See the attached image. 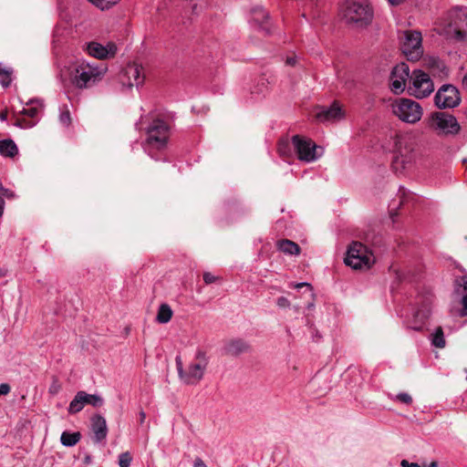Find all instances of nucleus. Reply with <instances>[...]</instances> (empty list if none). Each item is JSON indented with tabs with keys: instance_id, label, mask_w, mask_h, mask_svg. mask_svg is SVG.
Segmentation results:
<instances>
[{
	"instance_id": "obj_43",
	"label": "nucleus",
	"mask_w": 467,
	"mask_h": 467,
	"mask_svg": "<svg viewBox=\"0 0 467 467\" xmlns=\"http://www.w3.org/2000/svg\"><path fill=\"white\" fill-rule=\"evenodd\" d=\"M298 57L297 56L294 55L292 57H287L285 59V65L290 67H295L297 64Z\"/></svg>"
},
{
	"instance_id": "obj_30",
	"label": "nucleus",
	"mask_w": 467,
	"mask_h": 467,
	"mask_svg": "<svg viewBox=\"0 0 467 467\" xmlns=\"http://www.w3.org/2000/svg\"><path fill=\"white\" fill-rule=\"evenodd\" d=\"M13 69L0 63V84L4 88H8L12 82Z\"/></svg>"
},
{
	"instance_id": "obj_25",
	"label": "nucleus",
	"mask_w": 467,
	"mask_h": 467,
	"mask_svg": "<svg viewBox=\"0 0 467 467\" xmlns=\"http://www.w3.org/2000/svg\"><path fill=\"white\" fill-rule=\"evenodd\" d=\"M26 105L28 108H24L20 113L26 115L31 119L37 118L38 114L42 110L43 104L39 99H30Z\"/></svg>"
},
{
	"instance_id": "obj_24",
	"label": "nucleus",
	"mask_w": 467,
	"mask_h": 467,
	"mask_svg": "<svg viewBox=\"0 0 467 467\" xmlns=\"http://www.w3.org/2000/svg\"><path fill=\"white\" fill-rule=\"evenodd\" d=\"M277 249L288 255H298L300 254L299 245L288 239H283L277 242Z\"/></svg>"
},
{
	"instance_id": "obj_53",
	"label": "nucleus",
	"mask_w": 467,
	"mask_h": 467,
	"mask_svg": "<svg viewBox=\"0 0 467 467\" xmlns=\"http://www.w3.org/2000/svg\"><path fill=\"white\" fill-rule=\"evenodd\" d=\"M428 467H438V462H431Z\"/></svg>"
},
{
	"instance_id": "obj_23",
	"label": "nucleus",
	"mask_w": 467,
	"mask_h": 467,
	"mask_svg": "<svg viewBox=\"0 0 467 467\" xmlns=\"http://www.w3.org/2000/svg\"><path fill=\"white\" fill-rule=\"evenodd\" d=\"M249 348V344L246 341L236 338L226 342L224 346V351L227 355L238 356L242 353L247 352Z\"/></svg>"
},
{
	"instance_id": "obj_51",
	"label": "nucleus",
	"mask_w": 467,
	"mask_h": 467,
	"mask_svg": "<svg viewBox=\"0 0 467 467\" xmlns=\"http://www.w3.org/2000/svg\"><path fill=\"white\" fill-rule=\"evenodd\" d=\"M462 87H463L464 90L467 92V73L462 78Z\"/></svg>"
},
{
	"instance_id": "obj_16",
	"label": "nucleus",
	"mask_w": 467,
	"mask_h": 467,
	"mask_svg": "<svg viewBox=\"0 0 467 467\" xmlns=\"http://www.w3.org/2000/svg\"><path fill=\"white\" fill-rule=\"evenodd\" d=\"M434 101L439 109L454 108L461 101L459 90L451 84H444L438 89Z\"/></svg>"
},
{
	"instance_id": "obj_54",
	"label": "nucleus",
	"mask_w": 467,
	"mask_h": 467,
	"mask_svg": "<svg viewBox=\"0 0 467 467\" xmlns=\"http://www.w3.org/2000/svg\"><path fill=\"white\" fill-rule=\"evenodd\" d=\"M91 461V457L89 455L86 456L85 462L88 463Z\"/></svg>"
},
{
	"instance_id": "obj_42",
	"label": "nucleus",
	"mask_w": 467,
	"mask_h": 467,
	"mask_svg": "<svg viewBox=\"0 0 467 467\" xmlns=\"http://www.w3.org/2000/svg\"><path fill=\"white\" fill-rule=\"evenodd\" d=\"M216 276H214L213 274L206 272L203 274V281L205 284L210 285L213 282H215Z\"/></svg>"
},
{
	"instance_id": "obj_22",
	"label": "nucleus",
	"mask_w": 467,
	"mask_h": 467,
	"mask_svg": "<svg viewBox=\"0 0 467 467\" xmlns=\"http://www.w3.org/2000/svg\"><path fill=\"white\" fill-rule=\"evenodd\" d=\"M125 76L128 78V85L130 87H139L144 82L142 67L137 64L129 65L125 69Z\"/></svg>"
},
{
	"instance_id": "obj_45",
	"label": "nucleus",
	"mask_w": 467,
	"mask_h": 467,
	"mask_svg": "<svg viewBox=\"0 0 467 467\" xmlns=\"http://www.w3.org/2000/svg\"><path fill=\"white\" fill-rule=\"evenodd\" d=\"M400 465L401 467H420L418 463L409 462L407 460H402Z\"/></svg>"
},
{
	"instance_id": "obj_48",
	"label": "nucleus",
	"mask_w": 467,
	"mask_h": 467,
	"mask_svg": "<svg viewBox=\"0 0 467 467\" xmlns=\"http://www.w3.org/2000/svg\"><path fill=\"white\" fill-rule=\"evenodd\" d=\"M5 202L3 200V196H0V217L3 216L5 211Z\"/></svg>"
},
{
	"instance_id": "obj_31",
	"label": "nucleus",
	"mask_w": 467,
	"mask_h": 467,
	"mask_svg": "<svg viewBox=\"0 0 467 467\" xmlns=\"http://www.w3.org/2000/svg\"><path fill=\"white\" fill-rule=\"evenodd\" d=\"M431 344L439 348L445 347L444 334L441 327H437L431 334Z\"/></svg>"
},
{
	"instance_id": "obj_6",
	"label": "nucleus",
	"mask_w": 467,
	"mask_h": 467,
	"mask_svg": "<svg viewBox=\"0 0 467 467\" xmlns=\"http://www.w3.org/2000/svg\"><path fill=\"white\" fill-rule=\"evenodd\" d=\"M432 295L430 292L419 294L413 303H410L411 319L408 321V327L413 330L422 329L425 321L431 315Z\"/></svg>"
},
{
	"instance_id": "obj_13",
	"label": "nucleus",
	"mask_w": 467,
	"mask_h": 467,
	"mask_svg": "<svg viewBox=\"0 0 467 467\" xmlns=\"http://www.w3.org/2000/svg\"><path fill=\"white\" fill-rule=\"evenodd\" d=\"M175 362L180 379L188 385L197 384L202 379L207 367V362H192L188 366V368L184 370L180 356L176 357Z\"/></svg>"
},
{
	"instance_id": "obj_3",
	"label": "nucleus",
	"mask_w": 467,
	"mask_h": 467,
	"mask_svg": "<svg viewBox=\"0 0 467 467\" xmlns=\"http://www.w3.org/2000/svg\"><path fill=\"white\" fill-rule=\"evenodd\" d=\"M150 123L147 127V138L144 143V150L150 158L160 160L155 156L154 150L161 151L167 146L170 135V124L168 118L159 112H150Z\"/></svg>"
},
{
	"instance_id": "obj_5",
	"label": "nucleus",
	"mask_w": 467,
	"mask_h": 467,
	"mask_svg": "<svg viewBox=\"0 0 467 467\" xmlns=\"http://www.w3.org/2000/svg\"><path fill=\"white\" fill-rule=\"evenodd\" d=\"M426 127L439 136L456 135L460 132L461 126L456 118L444 111L431 113L424 120Z\"/></svg>"
},
{
	"instance_id": "obj_21",
	"label": "nucleus",
	"mask_w": 467,
	"mask_h": 467,
	"mask_svg": "<svg viewBox=\"0 0 467 467\" xmlns=\"http://www.w3.org/2000/svg\"><path fill=\"white\" fill-rule=\"evenodd\" d=\"M319 121H335L344 117V111L337 102H334L329 108H323L317 113Z\"/></svg>"
},
{
	"instance_id": "obj_17",
	"label": "nucleus",
	"mask_w": 467,
	"mask_h": 467,
	"mask_svg": "<svg viewBox=\"0 0 467 467\" xmlns=\"http://www.w3.org/2000/svg\"><path fill=\"white\" fill-rule=\"evenodd\" d=\"M409 77L410 68L406 63H400L394 67L389 78V87L391 91L395 94H400L403 92Z\"/></svg>"
},
{
	"instance_id": "obj_15",
	"label": "nucleus",
	"mask_w": 467,
	"mask_h": 467,
	"mask_svg": "<svg viewBox=\"0 0 467 467\" xmlns=\"http://www.w3.org/2000/svg\"><path fill=\"white\" fill-rule=\"evenodd\" d=\"M104 404V400L101 396L97 394H88L84 390L78 391L69 406L67 411L69 414L78 413L83 410L86 405H90L94 408H99Z\"/></svg>"
},
{
	"instance_id": "obj_27",
	"label": "nucleus",
	"mask_w": 467,
	"mask_h": 467,
	"mask_svg": "<svg viewBox=\"0 0 467 467\" xmlns=\"http://www.w3.org/2000/svg\"><path fill=\"white\" fill-rule=\"evenodd\" d=\"M428 66L430 67L431 73L433 75H447L448 69L444 63L436 57H431L428 61Z\"/></svg>"
},
{
	"instance_id": "obj_11",
	"label": "nucleus",
	"mask_w": 467,
	"mask_h": 467,
	"mask_svg": "<svg viewBox=\"0 0 467 467\" xmlns=\"http://www.w3.org/2000/svg\"><path fill=\"white\" fill-rule=\"evenodd\" d=\"M373 254L368 251V248L359 242H353L347 251L344 262L353 269H361L369 267L373 262Z\"/></svg>"
},
{
	"instance_id": "obj_29",
	"label": "nucleus",
	"mask_w": 467,
	"mask_h": 467,
	"mask_svg": "<svg viewBox=\"0 0 467 467\" xmlns=\"http://www.w3.org/2000/svg\"><path fill=\"white\" fill-rule=\"evenodd\" d=\"M172 317V310L171 306L167 304H161L159 307L156 320L160 324H166L168 323Z\"/></svg>"
},
{
	"instance_id": "obj_28",
	"label": "nucleus",
	"mask_w": 467,
	"mask_h": 467,
	"mask_svg": "<svg viewBox=\"0 0 467 467\" xmlns=\"http://www.w3.org/2000/svg\"><path fill=\"white\" fill-rule=\"evenodd\" d=\"M81 439V434L78 431L68 432L63 431L60 436V441L62 445L66 447H72L76 445Z\"/></svg>"
},
{
	"instance_id": "obj_46",
	"label": "nucleus",
	"mask_w": 467,
	"mask_h": 467,
	"mask_svg": "<svg viewBox=\"0 0 467 467\" xmlns=\"http://www.w3.org/2000/svg\"><path fill=\"white\" fill-rule=\"evenodd\" d=\"M193 467H207V465L201 458H196L193 463Z\"/></svg>"
},
{
	"instance_id": "obj_41",
	"label": "nucleus",
	"mask_w": 467,
	"mask_h": 467,
	"mask_svg": "<svg viewBox=\"0 0 467 467\" xmlns=\"http://www.w3.org/2000/svg\"><path fill=\"white\" fill-rule=\"evenodd\" d=\"M276 304L279 307L285 308L290 306L289 300L285 296H280L277 298Z\"/></svg>"
},
{
	"instance_id": "obj_19",
	"label": "nucleus",
	"mask_w": 467,
	"mask_h": 467,
	"mask_svg": "<svg viewBox=\"0 0 467 467\" xmlns=\"http://www.w3.org/2000/svg\"><path fill=\"white\" fill-rule=\"evenodd\" d=\"M90 430L93 433L92 441L99 444L103 442L108 435L107 421L100 414H95L90 418Z\"/></svg>"
},
{
	"instance_id": "obj_12",
	"label": "nucleus",
	"mask_w": 467,
	"mask_h": 467,
	"mask_svg": "<svg viewBox=\"0 0 467 467\" xmlns=\"http://www.w3.org/2000/svg\"><path fill=\"white\" fill-rule=\"evenodd\" d=\"M451 302L452 313L460 317L467 316V275L455 280Z\"/></svg>"
},
{
	"instance_id": "obj_49",
	"label": "nucleus",
	"mask_w": 467,
	"mask_h": 467,
	"mask_svg": "<svg viewBox=\"0 0 467 467\" xmlns=\"http://www.w3.org/2000/svg\"><path fill=\"white\" fill-rule=\"evenodd\" d=\"M303 286H306L307 288L311 289V285H310V284L306 283V282L297 283V284H296V285H294V287H295V288H297V289H299V288H301V287H303Z\"/></svg>"
},
{
	"instance_id": "obj_18",
	"label": "nucleus",
	"mask_w": 467,
	"mask_h": 467,
	"mask_svg": "<svg viewBox=\"0 0 467 467\" xmlns=\"http://www.w3.org/2000/svg\"><path fill=\"white\" fill-rule=\"evenodd\" d=\"M85 49L89 56L98 59L113 57L118 50L116 44L113 42H108L104 46L96 41L87 43Z\"/></svg>"
},
{
	"instance_id": "obj_47",
	"label": "nucleus",
	"mask_w": 467,
	"mask_h": 467,
	"mask_svg": "<svg viewBox=\"0 0 467 467\" xmlns=\"http://www.w3.org/2000/svg\"><path fill=\"white\" fill-rule=\"evenodd\" d=\"M146 419V413L143 410L139 412V423L142 425Z\"/></svg>"
},
{
	"instance_id": "obj_10",
	"label": "nucleus",
	"mask_w": 467,
	"mask_h": 467,
	"mask_svg": "<svg viewBox=\"0 0 467 467\" xmlns=\"http://www.w3.org/2000/svg\"><path fill=\"white\" fill-rule=\"evenodd\" d=\"M447 34L457 40L467 39V8H454L448 14Z\"/></svg>"
},
{
	"instance_id": "obj_9",
	"label": "nucleus",
	"mask_w": 467,
	"mask_h": 467,
	"mask_svg": "<svg viewBox=\"0 0 467 467\" xmlns=\"http://www.w3.org/2000/svg\"><path fill=\"white\" fill-rule=\"evenodd\" d=\"M292 145L297 158L305 162H313L323 154L322 148L318 147L312 140L299 135L292 137Z\"/></svg>"
},
{
	"instance_id": "obj_50",
	"label": "nucleus",
	"mask_w": 467,
	"mask_h": 467,
	"mask_svg": "<svg viewBox=\"0 0 467 467\" xmlns=\"http://www.w3.org/2000/svg\"><path fill=\"white\" fill-rule=\"evenodd\" d=\"M7 119V110L4 109L0 111V120L5 121Z\"/></svg>"
},
{
	"instance_id": "obj_34",
	"label": "nucleus",
	"mask_w": 467,
	"mask_h": 467,
	"mask_svg": "<svg viewBox=\"0 0 467 467\" xmlns=\"http://www.w3.org/2000/svg\"><path fill=\"white\" fill-rule=\"evenodd\" d=\"M131 461H132V456L129 451L122 452L119 456V467H130Z\"/></svg>"
},
{
	"instance_id": "obj_38",
	"label": "nucleus",
	"mask_w": 467,
	"mask_h": 467,
	"mask_svg": "<svg viewBox=\"0 0 467 467\" xmlns=\"http://www.w3.org/2000/svg\"><path fill=\"white\" fill-rule=\"evenodd\" d=\"M59 121L64 126H68L70 124V114L68 110H65L60 113Z\"/></svg>"
},
{
	"instance_id": "obj_20",
	"label": "nucleus",
	"mask_w": 467,
	"mask_h": 467,
	"mask_svg": "<svg viewBox=\"0 0 467 467\" xmlns=\"http://www.w3.org/2000/svg\"><path fill=\"white\" fill-rule=\"evenodd\" d=\"M250 23L265 35H269L271 33L269 15L261 6H255L251 10Z\"/></svg>"
},
{
	"instance_id": "obj_36",
	"label": "nucleus",
	"mask_w": 467,
	"mask_h": 467,
	"mask_svg": "<svg viewBox=\"0 0 467 467\" xmlns=\"http://www.w3.org/2000/svg\"><path fill=\"white\" fill-rule=\"evenodd\" d=\"M36 124V120H26L25 119H16L15 126L21 129H29Z\"/></svg>"
},
{
	"instance_id": "obj_44",
	"label": "nucleus",
	"mask_w": 467,
	"mask_h": 467,
	"mask_svg": "<svg viewBox=\"0 0 467 467\" xmlns=\"http://www.w3.org/2000/svg\"><path fill=\"white\" fill-rule=\"evenodd\" d=\"M10 386L7 383L0 384V395H6L10 392Z\"/></svg>"
},
{
	"instance_id": "obj_8",
	"label": "nucleus",
	"mask_w": 467,
	"mask_h": 467,
	"mask_svg": "<svg viewBox=\"0 0 467 467\" xmlns=\"http://www.w3.org/2000/svg\"><path fill=\"white\" fill-rule=\"evenodd\" d=\"M421 34L407 30L400 36V49L408 60L417 61L423 55Z\"/></svg>"
},
{
	"instance_id": "obj_14",
	"label": "nucleus",
	"mask_w": 467,
	"mask_h": 467,
	"mask_svg": "<svg viewBox=\"0 0 467 467\" xmlns=\"http://www.w3.org/2000/svg\"><path fill=\"white\" fill-rule=\"evenodd\" d=\"M410 90L416 98L423 99L434 90V85L427 73L422 70H413Z\"/></svg>"
},
{
	"instance_id": "obj_7",
	"label": "nucleus",
	"mask_w": 467,
	"mask_h": 467,
	"mask_svg": "<svg viewBox=\"0 0 467 467\" xmlns=\"http://www.w3.org/2000/svg\"><path fill=\"white\" fill-rule=\"evenodd\" d=\"M391 109L397 118L410 124L418 122L423 114L421 106L411 99H397L392 102Z\"/></svg>"
},
{
	"instance_id": "obj_4",
	"label": "nucleus",
	"mask_w": 467,
	"mask_h": 467,
	"mask_svg": "<svg viewBox=\"0 0 467 467\" xmlns=\"http://www.w3.org/2000/svg\"><path fill=\"white\" fill-rule=\"evenodd\" d=\"M343 12L348 24L360 28L368 26L374 16L373 9L367 0L347 1Z\"/></svg>"
},
{
	"instance_id": "obj_37",
	"label": "nucleus",
	"mask_w": 467,
	"mask_h": 467,
	"mask_svg": "<svg viewBox=\"0 0 467 467\" xmlns=\"http://www.w3.org/2000/svg\"><path fill=\"white\" fill-rule=\"evenodd\" d=\"M396 399L404 403V404H410L412 402V398L410 394L408 393H405V392H402V393H399L397 396H396Z\"/></svg>"
},
{
	"instance_id": "obj_55",
	"label": "nucleus",
	"mask_w": 467,
	"mask_h": 467,
	"mask_svg": "<svg viewBox=\"0 0 467 467\" xmlns=\"http://www.w3.org/2000/svg\"><path fill=\"white\" fill-rule=\"evenodd\" d=\"M197 9V5H192V12H195Z\"/></svg>"
},
{
	"instance_id": "obj_2",
	"label": "nucleus",
	"mask_w": 467,
	"mask_h": 467,
	"mask_svg": "<svg viewBox=\"0 0 467 467\" xmlns=\"http://www.w3.org/2000/svg\"><path fill=\"white\" fill-rule=\"evenodd\" d=\"M418 156V143L413 133H400L394 137L391 167L396 173L410 170L416 163Z\"/></svg>"
},
{
	"instance_id": "obj_26",
	"label": "nucleus",
	"mask_w": 467,
	"mask_h": 467,
	"mask_svg": "<svg viewBox=\"0 0 467 467\" xmlns=\"http://www.w3.org/2000/svg\"><path fill=\"white\" fill-rule=\"evenodd\" d=\"M18 153V149L16 143L10 140H0V154L5 157H14Z\"/></svg>"
},
{
	"instance_id": "obj_52",
	"label": "nucleus",
	"mask_w": 467,
	"mask_h": 467,
	"mask_svg": "<svg viewBox=\"0 0 467 467\" xmlns=\"http://www.w3.org/2000/svg\"><path fill=\"white\" fill-rule=\"evenodd\" d=\"M391 5H399L402 0H388Z\"/></svg>"
},
{
	"instance_id": "obj_35",
	"label": "nucleus",
	"mask_w": 467,
	"mask_h": 467,
	"mask_svg": "<svg viewBox=\"0 0 467 467\" xmlns=\"http://www.w3.org/2000/svg\"><path fill=\"white\" fill-rule=\"evenodd\" d=\"M0 196H3V200H15L17 198L16 192L10 189L5 188L2 183H0Z\"/></svg>"
},
{
	"instance_id": "obj_39",
	"label": "nucleus",
	"mask_w": 467,
	"mask_h": 467,
	"mask_svg": "<svg viewBox=\"0 0 467 467\" xmlns=\"http://www.w3.org/2000/svg\"><path fill=\"white\" fill-rule=\"evenodd\" d=\"M399 192L400 194L401 204H404L409 199H414V195L412 193H406V191L403 188L400 189Z\"/></svg>"
},
{
	"instance_id": "obj_33",
	"label": "nucleus",
	"mask_w": 467,
	"mask_h": 467,
	"mask_svg": "<svg viewBox=\"0 0 467 467\" xmlns=\"http://www.w3.org/2000/svg\"><path fill=\"white\" fill-rule=\"evenodd\" d=\"M101 10L109 9L119 2V0H88Z\"/></svg>"
},
{
	"instance_id": "obj_32",
	"label": "nucleus",
	"mask_w": 467,
	"mask_h": 467,
	"mask_svg": "<svg viewBox=\"0 0 467 467\" xmlns=\"http://www.w3.org/2000/svg\"><path fill=\"white\" fill-rule=\"evenodd\" d=\"M292 141L290 142L287 139H282L278 142V152L282 156H290L292 152Z\"/></svg>"
},
{
	"instance_id": "obj_1",
	"label": "nucleus",
	"mask_w": 467,
	"mask_h": 467,
	"mask_svg": "<svg viewBox=\"0 0 467 467\" xmlns=\"http://www.w3.org/2000/svg\"><path fill=\"white\" fill-rule=\"evenodd\" d=\"M107 70L103 63L78 60L69 67L68 80L76 89H89L103 79Z\"/></svg>"
},
{
	"instance_id": "obj_40",
	"label": "nucleus",
	"mask_w": 467,
	"mask_h": 467,
	"mask_svg": "<svg viewBox=\"0 0 467 467\" xmlns=\"http://www.w3.org/2000/svg\"><path fill=\"white\" fill-rule=\"evenodd\" d=\"M195 362L197 363H202V362H207L208 363V360H207V358H206V354L204 351H202V349H198L195 353Z\"/></svg>"
}]
</instances>
